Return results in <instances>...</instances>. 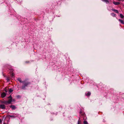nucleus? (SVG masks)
I'll return each instance as SVG.
<instances>
[{
	"label": "nucleus",
	"mask_w": 124,
	"mask_h": 124,
	"mask_svg": "<svg viewBox=\"0 0 124 124\" xmlns=\"http://www.w3.org/2000/svg\"><path fill=\"white\" fill-rule=\"evenodd\" d=\"M6 93L4 92H3L1 94V97L2 98H3L6 96Z\"/></svg>",
	"instance_id": "obj_1"
},
{
	"label": "nucleus",
	"mask_w": 124,
	"mask_h": 124,
	"mask_svg": "<svg viewBox=\"0 0 124 124\" xmlns=\"http://www.w3.org/2000/svg\"><path fill=\"white\" fill-rule=\"evenodd\" d=\"M9 98H10V99L8 100V101H7V102L8 104H9L12 101V97L11 96H10L8 97Z\"/></svg>",
	"instance_id": "obj_2"
},
{
	"label": "nucleus",
	"mask_w": 124,
	"mask_h": 124,
	"mask_svg": "<svg viewBox=\"0 0 124 124\" xmlns=\"http://www.w3.org/2000/svg\"><path fill=\"white\" fill-rule=\"evenodd\" d=\"M5 106L4 105H0V108H1L2 109H5Z\"/></svg>",
	"instance_id": "obj_3"
},
{
	"label": "nucleus",
	"mask_w": 124,
	"mask_h": 124,
	"mask_svg": "<svg viewBox=\"0 0 124 124\" xmlns=\"http://www.w3.org/2000/svg\"><path fill=\"white\" fill-rule=\"evenodd\" d=\"M10 72L11 76L12 77H14L15 76L13 72H11V70L10 71Z\"/></svg>",
	"instance_id": "obj_4"
},
{
	"label": "nucleus",
	"mask_w": 124,
	"mask_h": 124,
	"mask_svg": "<svg viewBox=\"0 0 124 124\" xmlns=\"http://www.w3.org/2000/svg\"><path fill=\"white\" fill-rule=\"evenodd\" d=\"M85 94L87 96H89L91 94V93L90 92H87V93H86Z\"/></svg>",
	"instance_id": "obj_5"
},
{
	"label": "nucleus",
	"mask_w": 124,
	"mask_h": 124,
	"mask_svg": "<svg viewBox=\"0 0 124 124\" xmlns=\"http://www.w3.org/2000/svg\"><path fill=\"white\" fill-rule=\"evenodd\" d=\"M113 3L116 5H118L120 4V3L119 2H113Z\"/></svg>",
	"instance_id": "obj_6"
},
{
	"label": "nucleus",
	"mask_w": 124,
	"mask_h": 124,
	"mask_svg": "<svg viewBox=\"0 0 124 124\" xmlns=\"http://www.w3.org/2000/svg\"><path fill=\"white\" fill-rule=\"evenodd\" d=\"M10 107L12 109H15L16 108V107L14 105H11Z\"/></svg>",
	"instance_id": "obj_7"
},
{
	"label": "nucleus",
	"mask_w": 124,
	"mask_h": 124,
	"mask_svg": "<svg viewBox=\"0 0 124 124\" xmlns=\"http://www.w3.org/2000/svg\"><path fill=\"white\" fill-rule=\"evenodd\" d=\"M118 20L121 22V23L122 24H124V21L121 20V19H119Z\"/></svg>",
	"instance_id": "obj_8"
},
{
	"label": "nucleus",
	"mask_w": 124,
	"mask_h": 124,
	"mask_svg": "<svg viewBox=\"0 0 124 124\" xmlns=\"http://www.w3.org/2000/svg\"><path fill=\"white\" fill-rule=\"evenodd\" d=\"M120 17L122 18H123L124 17V16H123V15L121 14H120Z\"/></svg>",
	"instance_id": "obj_9"
},
{
	"label": "nucleus",
	"mask_w": 124,
	"mask_h": 124,
	"mask_svg": "<svg viewBox=\"0 0 124 124\" xmlns=\"http://www.w3.org/2000/svg\"><path fill=\"white\" fill-rule=\"evenodd\" d=\"M17 80H18L20 82H22L21 81V78H18L17 79Z\"/></svg>",
	"instance_id": "obj_10"
},
{
	"label": "nucleus",
	"mask_w": 124,
	"mask_h": 124,
	"mask_svg": "<svg viewBox=\"0 0 124 124\" xmlns=\"http://www.w3.org/2000/svg\"><path fill=\"white\" fill-rule=\"evenodd\" d=\"M13 91V90L11 89H10L9 90V93H12Z\"/></svg>",
	"instance_id": "obj_11"
},
{
	"label": "nucleus",
	"mask_w": 124,
	"mask_h": 124,
	"mask_svg": "<svg viewBox=\"0 0 124 124\" xmlns=\"http://www.w3.org/2000/svg\"><path fill=\"white\" fill-rule=\"evenodd\" d=\"M83 123L84 124H88L87 122L86 121H84Z\"/></svg>",
	"instance_id": "obj_12"
},
{
	"label": "nucleus",
	"mask_w": 124,
	"mask_h": 124,
	"mask_svg": "<svg viewBox=\"0 0 124 124\" xmlns=\"http://www.w3.org/2000/svg\"><path fill=\"white\" fill-rule=\"evenodd\" d=\"M113 10L114 11V12H115L116 13H118V11L117 10L115 9L114 10Z\"/></svg>",
	"instance_id": "obj_13"
},
{
	"label": "nucleus",
	"mask_w": 124,
	"mask_h": 124,
	"mask_svg": "<svg viewBox=\"0 0 124 124\" xmlns=\"http://www.w3.org/2000/svg\"><path fill=\"white\" fill-rule=\"evenodd\" d=\"M29 84V83H26L24 85H25V86H26L27 85H28Z\"/></svg>",
	"instance_id": "obj_14"
},
{
	"label": "nucleus",
	"mask_w": 124,
	"mask_h": 124,
	"mask_svg": "<svg viewBox=\"0 0 124 124\" xmlns=\"http://www.w3.org/2000/svg\"><path fill=\"white\" fill-rule=\"evenodd\" d=\"M111 15H112L113 16H115V14H114V13H112L111 14Z\"/></svg>",
	"instance_id": "obj_15"
},
{
	"label": "nucleus",
	"mask_w": 124,
	"mask_h": 124,
	"mask_svg": "<svg viewBox=\"0 0 124 124\" xmlns=\"http://www.w3.org/2000/svg\"><path fill=\"white\" fill-rule=\"evenodd\" d=\"M105 1L106 2H108V0H105Z\"/></svg>",
	"instance_id": "obj_16"
},
{
	"label": "nucleus",
	"mask_w": 124,
	"mask_h": 124,
	"mask_svg": "<svg viewBox=\"0 0 124 124\" xmlns=\"http://www.w3.org/2000/svg\"><path fill=\"white\" fill-rule=\"evenodd\" d=\"M1 119H0V123L1 122Z\"/></svg>",
	"instance_id": "obj_17"
},
{
	"label": "nucleus",
	"mask_w": 124,
	"mask_h": 124,
	"mask_svg": "<svg viewBox=\"0 0 124 124\" xmlns=\"http://www.w3.org/2000/svg\"><path fill=\"white\" fill-rule=\"evenodd\" d=\"M118 1H120V0H118Z\"/></svg>",
	"instance_id": "obj_18"
},
{
	"label": "nucleus",
	"mask_w": 124,
	"mask_h": 124,
	"mask_svg": "<svg viewBox=\"0 0 124 124\" xmlns=\"http://www.w3.org/2000/svg\"><path fill=\"white\" fill-rule=\"evenodd\" d=\"M3 124H5V123H4Z\"/></svg>",
	"instance_id": "obj_19"
}]
</instances>
